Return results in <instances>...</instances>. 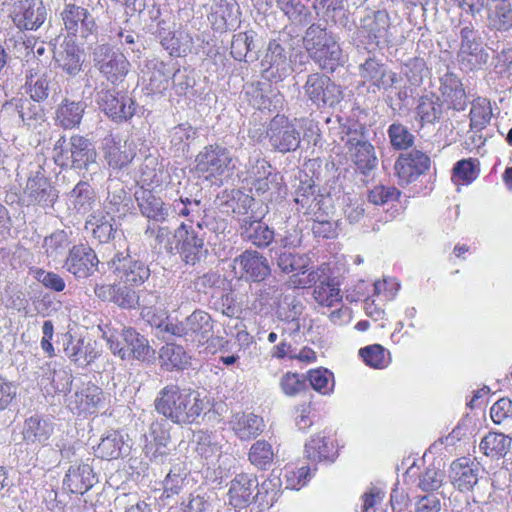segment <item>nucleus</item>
<instances>
[{
    "instance_id": "3",
    "label": "nucleus",
    "mask_w": 512,
    "mask_h": 512,
    "mask_svg": "<svg viewBox=\"0 0 512 512\" xmlns=\"http://www.w3.org/2000/svg\"><path fill=\"white\" fill-rule=\"evenodd\" d=\"M52 157L61 168L89 171L97 165L94 145L81 135H73L69 140L61 136L54 145Z\"/></svg>"
},
{
    "instance_id": "13",
    "label": "nucleus",
    "mask_w": 512,
    "mask_h": 512,
    "mask_svg": "<svg viewBox=\"0 0 512 512\" xmlns=\"http://www.w3.org/2000/svg\"><path fill=\"white\" fill-rule=\"evenodd\" d=\"M363 130V128L361 129ZM351 161L363 175H369L378 166V158L374 146L365 139L363 131L360 135L355 131L349 134L346 142Z\"/></svg>"
},
{
    "instance_id": "57",
    "label": "nucleus",
    "mask_w": 512,
    "mask_h": 512,
    "mask_svg": "<svg viewBox=\"0 0 512 512\" xmlns=\"http://www.w3.org/2000/svg\"><path fill=\"white\" fill-rule=\"evenodd\" d=\"M308 379L313 389L323 395L329 394L333 390V374L327 369H316L309 371Z\"/></svg>"
},
{
    "instance_id": "63",
    "label": "nucleus",
    "mask_w": 512,
    "mask_h": 512,
    "mask_svg": "<svg viewBox=\"0 0 512 512\" xmlns=\"http://www.w3.org/2000/svg\"><path fill=\"white\" fill-rule=\"evenodd\" d=\"M284 477L286 489L299 490L305 486L311 478V470L308 466H302L297 469H286Z\"/></svg>"
},
{
    "instance_id": "38",
    "label": "nucleus",
    "mask_w": 512,
    "mask_h": 512,
    "mask_svg": "<svg viewBox=\"0 0 512 512\" xmlns=\"http://www.w3.org/2000/svg\"><path fill=\"white\" fill-rule=\"evenodd\" d=\"M113 218L106 215L102 211H93L86 219L85 229L91 232L94 239L99 243L109 242L115 234V229L112 224Z\"/></svg>"
},
{
    "instance_id": "8",
    "label": "nucleus",
    "mask_w": 512,
    "mask_h": 512,
    "mask_svg": "<svg viewBox=\"0 0 512 512\" xmlns=\"http://www.w3.org/2000/svg\"><path fill=\"white\" fill-rule=\"evenodd\" d=\"M92 58L94 66L111 83L122 81L129 71L130 63L125 55L109 45L96 46Z\"/></svg>"
},
{
    "instance_id": "52",
    "label": "nucleus",
    "mask_w": 512,
    "mask_h": 512,
    "mask_svg": "<svg viewBox=\"0 0 512 512\" xmlns=\"http://www.w3.org/2000/svg\"><path fill=\"white\" fill-rule=\"evenodd\" d=\"M366 365L375 368L383 369L389 364V358L386 356V350L379 344L366 346L359 350Z\"/></svg>"
},
{
    "instance_id": "51",
    "label": "nucleus",
    "mask_w": 512,
    "mask_h": 512,
    "mask_svg": "<svg viewBox=\"0 0 512 512\" xmlns=\"http://www.w3.org/2000/svg\"><path fill=\"white\" fill-rule=\"evenodd\" d=\"M388 136L396 150H406L414 144L413 134L401 123H392L388 128Z\"/></svg>"
},
{
    "instance_id": "61",
    "label": "nucleus",
    "mask_w": 512,
    "mask_h": 512,
    "mask_svg": "<svg viewBox=\"0 0 512 512\" xmlns=\"http://www.w3.org/2000/svg\"><path fill=\"white\" fill-rule=\"evenodd\" d=\"M69 245L68 236L65 231L59 230L45 238L44 247L49 257L62 255Z\"/></svg>"
},
{
    "instance_id": "46",
    "label": "nucleus",
    "mask_w": 512,
    "mask_h": 512,
    "mask_svg": "<svg viewBox=\"0 0 512 512\" xmlns=\"http://www.w3.org/2000/svg\"><path fill=\"white\" fill-rule=\"evenodd\" d=\"M86 105L83 102L65 100L57 109V121L64 129L78 126L83 117Z\"/></svg>"
},
{
    "instance_id": "22",
    "label": "nucleus",
    "mask_w": 512,
    "mask_h": 512,
    "mask_svg": "<svg viewBox=\"0 0 512 512\" xmlns=\"http://www.w3.org/2000/svg\"><path fill=\"white\" fill-rule=\"evenodd\" d=\"M171 425L166 418L155 420L149 427V432L145 436L146 444L144 452L146 456L155 461H161L169 453L168 444L171 440Z\"/></svg>"
},
{
    "instance_id": "32",
    "label": "nucleus",
    "mask_w": 512,
    "mask_h": 512,
    "mask_svg": "<svg viewBox=\"0 0 512 512\" xmlns=\"http://www.w3.org/2000/svg\"><path fill=\"white\" fill-rule=\"evenodd\" d=\"M294 202L297 212L310 216L311 219L321 218L322 195L317 193L315 185L301 182L295 191Z\"/></svg>"
},
{
    "instance_id": "18",
    "label": "nucleus",
    "mask_w": 512,
    "mask_h": 512,
    "mask_svg": "<svg viewBox=\"0 0 512 512\" xmlns=\"http://www.w3.org/2000/svg\"><path fill=\"white\" fill-rule=\"evenodd\" d=\"M111 264L120 282L129 286H139L150 276L148 266L130 255L119 253L112 259Z\"/></svg>"
},
{
    "instance_id": "30",
    "label": "nucleus",
    "mask_w": 512,
    "mask_h": 512,
    "mask_svg": "<svg viewBox=\"0 0 512 512\" xmlns=\"http://www.w3.org/2000/svg\"><path fill=\"white\" fill-rule=\"evenodd\" d=\"M135 198L141 214L148 219L164 222L170 216L168 205L151 190L141 188L135 192Z\"/></svg>"
},
{
    "instance_id": "43",
    "label": "nucleus",
    "mask_w": 512,
    "mask_h": 512,
    "mask_svg": "<svg viewBox=\"0 0 512 512\" xmlns=\"http://www.w3.org/2000/svg\"><path fill=\"white\" fill-rule=\"evenodd\" d=\"M512 439L503 433L489 432L480 442V450L493 459L503 458L511 448Z\"/></svg>"
},
{
    "instance_id": "14",
    "label": "nucleus",
    "mask_w": 512,
    "mask_h": 512,
    "mask_svg": "<svg viewBox=\"0 0 512 512\" xmlns=\"http://www.w3.org/2000/svg\"><path fill=\"white\" fill-rule=\"evenodd\" d=\"M232 269L235 275L254 282L263 281L271 272L267 258L255 250H246L235 257Z\"/></svg>"
},
{
    "instance_id": "16",
    "label": "nucleus",
    "mask_w": 512,
    "mask_h": 512,
    "mask_svg": "<svg viewBox=\"0 0 512 512\" xmlns=\"http://www.w3.org/2000/svg\"><path fill=\"white\" fill-rule=\"evenodd\" d=\"M430 166V158L422 151L414 149L398 157L394 170L400 184H409L425 174Z\"/></svg>"
},
{
    "instance_id": "26",
    "label": "nucleus",
    "mask_w": 512,
    "mask_h": 512,
    "mask_svg": "<svg viewBox=\"0 0 512 512\" xmlns=\"http://www.w3.org/2000/svg\"><path fill=\"white\" fill-rule=\"evenodd\" d=\"M24 195L28 204L39 205L43 208L53 206L58 198L57 190L46 177L40 175L28 179Z\"/></svg>"
},
{
    "instance_id": "39",
    "label": "nucleus",
    "mask_w": 512,
    "mask_h": 512,
    "mask_svg": "<svg viewBox=\"0 0 512 512\" xmlns=\"http://www.w3.org/2000/svg\"><path fill=\"white\" fill-rule=\"evenodd\" d=\"M58 66L70 76L77 75L82 69V54L77 45L66 42L55 52Z\"/></svg>"
},
{
    "instance_id": "60",
    "label": "nucleus",
    "mask_w": 512,
    "mask_h": 512,
    "mask_svg": "<svg viewBox=\"0 0 512 512\" xmlns=\"http://www.w3.org/2000/svg\"><path fill=\"white\" fill-rule=\"evenodd\" d=\"M114 508L116 510H124V512H151L148 504L140 500L135 494H120L114 500Z\"/></svg>"
},
{
    "instance_id": "12",
    "label": "nucleus",
    "mask_w": 512,
    "mask_h": 512,
    "mask_svg": "<svg viewBox=\"0 0 512 512\" xmlns=\"http://www.w3.org/2000/svg\"><path fill=\"white\" fill-rule=\"evenodd\" d=\"M176 237L180 242L178 255L186 264L195 265L205 257L207 250L204 248V233L200 224L193 227L182 223Z\"/></svg>"
},
{
    "instance_id": "9",
    "label": "nucleus",
    "mask_w": 512,
    "mask_h": 512,
    "mask_svg": "<svg viewBox=\"0 0 512 512\" xmlns=\"http://www.w3.org/2000/svg\"><path fill=\"white\" fill-rule=\"evenodd\" d=\"M305 95L318 107H334L342 100V91L331 79L320 73L307 77L304 85Z\"/></svg>"
},
{
    "instance_id": "23",
    "label": "nucleus",
    "mask_w": 512,
    "mask_h": 512,
    "mask_svg": "<svg viewBox=\"0 0 512 512\" xmlns=\"http://www.w3.org/2000/svg\"><path fill=\"white\" fill-rule=\"evenodd\" d=\"M61 17L65 28L71 34L76 35L79 33L81 37L87 38L97 29L94 17L87 9L76 4H65Z\"/></svg>"
},
{
    "instance_id": "41",
    "label": "nucleus",
    "mask_w": 512,
    "mask_h": 512,
    "mask_svg": "<svg viewBox=\"0 0 512 512\" xmlns=\"http://www.w3.org/2000/svg\"><path fill=\"white\" fill-rule=\"evenodd\" d=\"M313 297L319 305L327 307H332L342 300L338 283L327 272L323 274L321 280L314 287Z\"/></svg>"
},
{
    "instance_id": "28",
    "label": "nucleus",
    "mask_w": 512,
    "mask_h": 512,
    "mask_svg": "<svg viewBox=\"0 0 512 512\" xmlns=\"http://www.w3.org/2000/svg\"><path fill=\"white\" fill-rule=\"evenodd\" d=\"M450 479L453 486L459 491H471L479 480L478 464L467 458L453 461L450 466Z\"/></svg>"
},
{
    "instance_id": "48",
    "label": "nucleus",
    "mask_w": 512,
    "mask_h": 512,
    "mask_svg": "<svg viewBox=\"0 0 512 512\" xmlns=\"http://www.w3.org/2000/svg\"><path fill=\"white\" fill-rule=\"evenodd\" d=\"M470 127L473 130L481 131L490 122L492 109L490 102L486 98H477L472 102L470 110Z\"/></svg>"
},
{
    "instance_id": "55",
    "label": "nucleus",
    "mask_w": 512,
    "mask_h": 512,
    "mask_svg": "<svg viewBox=\"0 0 512 512\" xmlns=\"http://www.w3.org/2000/svg\"><path fill=\"white\" fill-rule=\"evenodd\" d=\"M178 228L173 232L168 227H158L155 234L156 244L167 254L177 255L180 242H178Z\"/></svg>"
},
{
    "instance_id": "59",
    "label": "nucleus",
    "mask_w": 512,
    "mask_h": 512,
    "mask_svg": "<svg viewBox=\"0 0 512 512\" xmlns=\"http://www.w3.org/2000/svg\"><path fill=\"white\" fill-rule=\"evenodd\" d=\"M478 176L476 164L472 159H463L458 161L453 167V181L458 183H471Z\"/></svg>"
},
{
    "instance_id": "25",
    "label": "nucleus",
    "mask_w": 512,
    "mask_h": 512,
    "mask_svg": "<svg viewBox=\"0 0 512 512\" xmlns=\"http://www.w3.org/2000/svg\"><path fill=\"white\" fill-rule=\"evenodd\" d=\"M485 8V23L494 33H509L512 30V2L510 0H489Z\"/></svg>"
},
{
    "instance_id": "10",
    "label": "nucleus",
    "mask_w": 512,
    "mask_h": 512,
    "mask_svg": "<svg viewBox=\"0 0 512 512\" xmlns=\"http://www.w3.org/2000/svg\"><path fill=\"white\" fill-rule=\"evenodd\" d=\"M266 133L270 145L281 153L295 151L301 142L295 124L283 115H276L270 121Z\"/></svg>"
},
{
    "instance_id": "40",
    "label": "nucleus",
    "mask_w": 512,
    "mask_h": 512,
    "mask_svg": "<svg viewBox=\"0 0 512 512\" xmlns=\"http://www.w3.org/2000/svg\"><path fill=\"white\" fill-rule=\"evenodd\" d=\"M441 91L445 101L450 103L453 109L462 111L466 107V93L460 79L453 73H446L441 78Z\"/></svg>"
},
{
    "instance_id": "49",
    "label": "nucleus",
    "mask_w": 512,
    "mask_h": 512,
    "mask_svg": "<svg viewBox=\"0 0 512 512\" xmlns=\"http://www.w3.org/2000/svg\"><path fill=\"white\" fill-rule=\"evenodd\" d=\"M261 66L266 70L275 68L277 72L285 71L287 57L284 48L275 40L270 41L267 51L261 60Z\"/></svg>"
},
{
    "instance_id": "54",
    "label": "nucleus",
    "mask_w": 512,
    "mask_h": 512,
    "mask_svg": "<svg viewBox=\"0 0 512 512\" xmlns=\"http://www.w3.org/2000/svg\"><path fill=\"white\" fill-rule=\"evenodd\" d=\"M445 472L440 467H428L419 476L418 487L425 492L438 490L444 482Z\"/></svg>"
},
{
    "instance_id": "20",
    "label": "nucleus",
    "mask_w": 512,
    "mask_h": 512,
    "mask_svg": "<svg viewBox=\"0 0 512 512\" xmlns=\"http://www.w3.org/2000/svg\"><path fill=\"white\" fill-rule=\"evenodd\" d=\"M97 264L95 252L85 244H78L69 249L63 268L77 279H85L93 274Z\"/></svg>"
},
{
    "instance_id": "5",
    "label": "nucleus",
    "mask_w": 512,
    "mask_h": 512,
    "mask_svg": "<svg viewBox=\"0 0 512 512\" xmlns=\"http://www.w3.org/2000/svg\"><path fill=\"white\" fill-rule=\"evenodd\" d=\"M214 321L206 311L196 309L185 319L168 321L164 331L193 345H204L213 336Z\"/></svg>"
},
{
    "instance_id": "27",
    "label": "nucleus",
    "mask_w": 512,
    "mask_h": 512,
    "mask_svg": "<svg viewBox=\"0 0 512 512\" xmlns=\"http://www.w3.org/2000/svg\"><path fill=\"white\" fill-rule=\"evenodd\" d=\"M239 231L242 239L259 248L267 247L274 239V232L264 222L245 214L239 218Z\"/></svg>"
},
{
    "instance_id": "4",
    "label": "nucleus",
    "mask_w": 512,
    "mask_h": 512,
    "mask_svg": "<svg viewBox=\"0 0 512 512\" xmlns=\"http://www.w3.org/2000/svg\"><path fill=\"white\" fill-rule=\"evenodd\" d=\"M459 50L457 58L462 69L478 71L489 62L490 55L483 43L477 25L470 20L461 18L459 21Z\"/></svg>"
},
{
    "instance_id": "21",
    "label": "nucleus",
    "mask_w": 512,
    "mask_h": 512,
    "mask_svg": "<svg viewBox=\"0 0 512 512\" xmlns=\"http://www.w3.org/2000/svg\"><path fill=\"white\" fill-rule=\"evenodd\" d=\"M241 10L236 0H213L208 20L215 31L225 32L239 26Z\"/></svg>"
},
{
    "instance_id": "36",
    "label": "nucleus",
    "mask_w": 512,
    "mask_h": 512,
    "mask_svg": "<svg viewBox=\"0 0 512 512\" xmlns=\"http://www.w3.org/2000/svg\"><path fill=\"white\" fill-rule=\"evenodd\" d=\"M69 207L79 215L94 211L97 198L94 189L87 182L80 181L68 194Z\"/></svg>"
},
{
    "instance_id": "42",
    "label": "nucleus",
    "mask_w": 512,
    "mask_h": 512,
    "mask_svg": "<svg viewBox=\"0 0 512 512\" xmlns=\"http://www.w3.org/2000/svg\"><path fill=\"white\" fill-rule=\"evenodd\" d=\"M305 453L312 461H334L336 450L333 442L321 434H316L305 444Z\"/></svg>"
},
{
    "instance_id": "34",
    "label": "nucleus",
    "mask_w": 512,
    "mask_h": 512,
    "mask_svg": "<svg viewBox=\"0 0 512 512\" xmlns=\"http://www.w3.org/2000/svg\"><path fill=\"white\" fill-rule=\"evenodd\" d=\"M95 483V475L88 464L71 466L64 478V486L74 494H84Z\"/></svg>"
},
{
    "instance_id": "24",
    "label": "nucleus",
    "mask_w": 512,
    "mask_h": 512,
    "mask_svg": "<svg viewBox=\"0 0 512 512\" xmlns=\"http://www.w3.org/2000/svg\"><path fill=\"white\" fill-rule=\"evenodd\" d=\"M64 353L76 366L84 368L90 365L99 356L96 342L74 337L71 333L64 334Z\"/></svg>"
},
{
    "instance_id": "45",
    "label": "nucleus",
    "mask_w": 512,
    "mask_h": 512,
    "mask_svg": "<svg viewBox=\"0 0 512 512\" xmlns=\"http://www.w3.org/2000/svg\"><path fill=\"white\" fill-rule=\"evenodd\" d=\"M104 157L109 166L122 168L132 161L134 153L127 148L126 143L122 145L110 137L104 139Z\"/></svg>"
},
{
    "instance_id": "15",
    "label": "nucleus",
    "mask_w": 512,
    "mask_h": 512,
    "mask_svg": "<svg viewBox=\"0 0 512 512\" xmlns=\"http://www.w3.org/2000/svg\"><path fill=\"white\" fill-rule=\"evenodd\" d=\"M228 486V503L234 508H245L260 496L258 479L253 474H236Z\"/></svg>"
},
{
    "instance_id": "19",
    "label": "nucleus",
    "mask_w": 512,
    "mask_h": 512,
    "mask_svg": "<svg viewBox=\"0 0 512 512\" xmlns=\"http://www.w3.org/2000/svg\"><path fill=\"white\" fill-rule=\"evenodd\" d=\"M99 108L115 121H125L135 113V103L127 95H119L113 90L103 89L97 93Z\"/></svg>"
},
{
    "instance_id": "56",
    "label": "nucleus",
    "mask_w": 512,
    "mask_h": 512,
    "mask_svg": "<svg viewBox=\"0 0 512 512\" xmlns=\"http://www.w3.org/2000/svg\"><path fill=\"white\" fill-rule=\"evenodd\" d=\"M151 75L149 78V86L153 91H162L167 89L171 72L167 65L162 61L151 62Z\"/></svg>"
},
{
    "instance_id": "7",
    "label": "nucleus",
    "mask_w": 512,
    "mask_h": 512,
    "mask_svg": "<svg viewBox=\"0 0 512 512\" xmlns=\"http://www.w3.org/2000/svg\"><path fill=\"white\" fill-rule=\"evenodd\" d=\"M195 162L196 170L217 184H222L235 168L231 151L219 144L205 146L197 154Z\"/></svg>"
},
{
    "instance_id": "44",
    "label": "nucleus",
    "mask_w": 512,
    "mask_h": 512,
    "mask_svg": "<svg viewBox=\"0 0 512 512\" xmlns=\"http://www.w3.org/2000/svg\"><path fill=\"white\" fill-rule=\"evenodd\" d=\"M128 451L124 436L118 431H111L101 439L96 448L98 457L102 459H117Z\"/></svg>"
},
{
    "instance_id": "62",
    "label": "nucleus",
    "mask_w": 512,
    "mask_h": 512,
    "mask_svg": "<svg viewBox=\"0 0 512 512\" xmlns=\"http://www.w3.org/2000/svg\"><path fill=\"white\" fill-rule=\"evenodd\" d=\"M114 304L123 309H133L140 305V295L129 285H116Z\"/></svg>"
},
{
    "instance_id": "29",
    "label": "nucleus",
    "mask_w": 512,
    "mask_h": 512,
    "mask_svg": "<svg viewBox=\"0 0 512 512\" xmlns=\"http://www.w3.org/2000/svg\"><path fill=\"white\" fill-rule=\"evenodd\" d=\"M54 432L53 423L39 415H33L24 421L23 440L28 445L45 446Z\"/></svg>"
},
{
    "instance_id": "1",
    "label": "nucleus",
    "mask_w": 512,
    "mask_h": 512,
    "mask_svg": "<svg viewBox=\"0 0 512 512\" xmlns=\"http://www.w3.org/2000/svg\"><path fill=\"white\" fill-rule=\"evenodd\" d=\"M155 411L174 424L198 423L209 408V401L192 388L169 383L162 387L153 402Z\"/></svg>"
},
{
    "instance_id": "6",
    "label": "nucleus",
    "mask_w": 512,
    "mask_h": 512,
    "mask_svg": "<svg viewBox=\"0 0 512 512\" xmlns=\"http://www.w3.org/2000/svg\"><path fill=\"white\" fill-rule=\"evenodd\" d=\"M103 337L112 353L122 360L145 361L154 353L148 340L131 327L110 334L104 332Z\"/></svg>"
},
{
    "instance_id": "31",
    "label": "nucleus",
    "mask_w": 512,
    "mask_h": 512,
    "mask_svg": "<svg viewBox=\"0 0 512 512\" xmlns=\"http://www.w3.org/2000/svg\"><path fill=\"white\" fill-rule=\"evenodd\" d=\"M390 25L388 12L378 10L361 19L359 31L365 34L371 43L379 44L381 40L387 41Z\"/></svg>"
},
{
    "instance_id": "33",
    "label": "nucleus",
    "mask_w": 512,
    "mask_h": 512,
    "mask_svg": "<svg viewBox=\"0 0 512 512\" xmlns=\"http://www.w3.org/2000/svg\"><path fill=\"white\" fill-rule=\"evenodd\" d=\"M230 427L239 439L251 440L263 432L264 423L255 414L238 412L233 414Z\"/></svg>"
},
{
    "instance_id": "37",
    "label": "nucleus",
    "mask_w": 512,
    "mask_h": 512,
    "mask_svg": "<svg viewBox=\"0 0 512 512\" xmlns=\"http://www.w3.org/2000/svg\"><path fill=\"white\" fill-rule=\"evenodd\" d=\"M102 401L103 392L101 388L89 382L75 392L71 398L70 405L74 404V408L77 409L79 413H94Z\"/></svg>"
},
{
    "instance_id": "50",
    "label": "nucleus",
    "mask_w": 512,
    "mask_h": 512,
    "mask_svg": "<svg viewBox=\"0 0 512 512\" xmlns=\"http://www.w3.org/2000/svg\"><path fill=\"white\" fill-rule=\"evenodd\" d=\"M273 458V448L267 441L259 440L250 448L249 460L251 464L259 469H265L272 463Z\"/></svg>"
},
{
    "instance_id": "64",
    "label": "nucleus",
    "mask_w": 512,
    "mask_h": 512,
    "mask_svg": "<svg viewBox=\"0 0 512 512\" xmlns=\"http://www.w3.org/2000/svg\"><path fill=\"white\" fill-rule=\"evenodd\" d=\"M360 75L364 79L371 81L374 85L380 86L382 79L385 75L383 65L378 63L375 59L369 58L360 65Z\"/></svg>"
},
{
    "instance_id": "53",
    "label": "nucleus",
    "mask_w": 512,
    "mask_h": 512,
    "mask_svg": "<svg viewBox=\"0 0 512 512\" xmlns=\"http://www.w3.org/2000/svg\"><path fill=\"white\" fill-rule=\"evenodd\" d=\"M254 32H240L235 34L231 41V55L237 61L246 59L248 53L253 49Z\"/></svg>"
},
{
    "instance_id": "17",
    "label": "nucleus",
    "mask_w": 512,
    "mask_h": 512,
    "mask_svg": "<svg viewBox=\"0 0 512 512\" xmlns=\"http://www.w3.org/2000/svg\"><path fill=\"white\" fill-rule=\"evenodd\" d=\"M271 165L260 157V152L254 150V154L249 157L246 166L244 181L258 195H262L270 190L271 184L276 181V174H272Z\"/></svg>"
},
{
    "instance_id": "58",
    "label": "nucleus",
    "mask_w": 512,
    "mask_h": 512,
    "mask_svg": "<svg viewBox=\"0 0 512 512\" xmlns=\"http://www.w3.org/2000/svg\"><path fill=\"white\" fill-rule=\"evenodd\" d=\"M329 268L327 265H321L315 270H311L306 276L304 275L306 271H302V273L293 274L290 277L289 283L294 288H308L312 286H316L321 277L325 272H328Z\"/></svg>"
},
{
    "instance_id": "47",
    "label": "nucleus",
    "mask_w": 512,
    "mask_h": 512,
    "mask_svg": "<svg viewBox=\"0 0 512 512\" xmlns=\"http://www.w3.org/2000/svg\"><path fill=\"white\" fill-rule=\"evenodd\" d=\"M159 358L163 367L167 370L183 369L190 360V357L180 345L166 344L159 353Z\"/></svg>"
},
{
    "instance_id": "35",
    "label": "nucleus",
    "mask_w": 512,
    "mask_h": 512,
    "mask_svg": "<svg viewBox=\"0 0 512 512\" xmlns=\"http://www.w3.org/2000/svg\"><path fill=\"white\" fill-rule=\"evenodd\" d=\"M44 70V67H31L26 74L25 93L35 102L46 100L52 89L51 81Z\"/></svg>"
},
{
    "instance_id": "2",
    "label": "nucleus",
    "mask_w": 512,
    "mask_h": 512,
    "mask_svg": "<svg viewBox=\"0 0 512 512\" xmlns=\"http://www.w3.org/2000/svg\"><path fill=\"white\" fill-rule=\"evenodd\" d=\"M303 46L320 69L333 72L343 65V52L335 36L320 24H311L305 31Z\"/></svg>"
},
{
    "instance_id": "11",
    "label": "nucleus",
    "mask_w": 512,
    "mask_h": 512,
    "mask_svg": "<svg viewBox=\"0 0 512 512\" xmlns=\"http://www.w3.org/2000/svg\"><path fill=\"white\" fill-rule=\"evenodd\" d=\"M10 17L20 30H37L46 20L42 0H12Z\"/></svg>"
}]
</instances>
